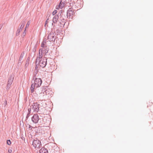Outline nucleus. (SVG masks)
Listing matches in <instances>:
<instances>
[{
	"label": "nucleus",
	"instance_id": "obj_1",
	"mask_svg": "<svg viewBox=\"0 0 153 153\" xmlns=\"http://www.w3.org/2000/svg\"><path fill=\"white\" fill-rule=\"evenodd\" d=\"M32 106V109H33L34 111L36 112H38L39 111L40 112L44 108L42 103H41L40 102L34 103Z\"/></svg>",
	"mask_w": 153,
	"mask_h": 153
},
{
	"label": "nucleus",
	"instance_id": "obj_2",
	"mask_svg": "<svg viewBox=\"0 0 153 153\" xmlns=\"http://www.w3.org/2000/svg\"><path fill=\"white\" fill-rule=\"evenodd\" d=\"M47 63V59L45 58H43L42 59L36 61V64L38 65L40 67L44 68L45 67Z\"/></svg>",
	"mask_w": 153,
	"mask_h": 153
},
{
	"label": "nucleus",
	"instance_id": "obj_3",
	"mask_svg": "<svg viewBox=\"0 0 153 153\" xmlns=\"http://www.w3.org/2000/svg\"><path fill=\"white\" fill-rule=\"evenodd\" d=\"M32 145L35 148H37L39 149L42 146L40 141L36 138L34 139L33 141Z\"/></svg>",
	"mask_w": 153,
	"mask_h": 153
},
{
	"label": "nucleus",
	"instance_id": "obj_4",
	"mask_svg": "<svg viewBox=\"0 0 153 153\" xmlns=\"http://www.w3.org/2000/svg\"><path fill=\"white\" fill-rule=\"evenodd\" d=\"M74 14V10H73L71 8H69L67 13V17L68 19H72L73 16Z\"/></svg>",
	"mask_w": 153,
	"mask_h": 153
},
{
	"label": "nucleus",
	"instance_id": "obj_5",
	"mask_svg": "<svg viewBox=\"0 0 153 153\" xmlns=\"http://www.w3.org/2000/svg\"><path fill=\"white\" fill-rule=\"evenodd\" d=\"M55 33L53 32H51L48 35V39L50 41L54 42L55 40Z\"/></svg>",
	"mask_w": 153,
	"mask_h": 153
},
{
	"label": "nucleus",
	"instance_id": "obj_6",
	"mask_svg": "<svg viewBox=\"0 0 153 153\" xmlns=\"http://www.w3.org/2000/svg\"><path fill=\"white\" fill-rule=\"evenodd\" d=\"M13 76L12 75H10V77L8 79V83L6 87L7 89H8L10 88L11 85L13 82Z\"/></svg>",
	"mask_w": 153,
	"mask_h": 153
},
{
	"label": "nucleus",
	"instance_id": "obj_7",
	"mask_svg": "<svg viewBox=\"0 0 153 153\" xmlns=\"http://www.w3.org/2000/svg\"><path fill=\"white\" fill-rule=\"evenodd\" d=\"M34 85L36 87H39L42 83V80L40 78H36L34 81Z\"/></svg>",
	"mask_w": 153,
	"mask_h": 153
},
{
	"label": "nucleus",
	"instance_id": "obj_8",
	"mask_svg": "<svg viewBox=\"0 0 153 153\" xmlns=\"http://www.w3.org/2000/svg\"><path fill=\"white\" fill-rule=\"evenodd\" d=\"M25 24V21H22L21 22V25L19 29H18L16 34V36H18L20 34V33L22 31Z\"/></svg>",
	"mask_w": 153,
	"mask_h": 153
},
{
	"label": "nucleus",
	"instance_id": "obj_9",
	"mask_svg": "<svg viewBox=\"0 0 153 153\" xmlns=\"http://www.w3.org/2000/svg\"><path fill=\"white\" fill-rule=\"evenodd\" d=\"M32 121L35 123H37L39 120V117L37 114H34L32 117Z\"/></svg>",
	"mask_w": 153,
	"mask_h": 153
},
{
	"label": "nucleus",
	"instance_id": "obj_10",
	"mask_svg": "<svg viewBox=\"0 0 153 153\" xmlns=\"http://www.w3.org/2000/svg\"><path fill=\"white\" fill-rule=\"evenodd\" d=\"M59 19L61 21H59L60 23L61 24V22L64 23L65 22L66 17L65 16V14H61V15L59 16ZM64 24H65V23H64Z\"/></svg>",
	"mask_w": 153,
	"mask_h": 153
},
{
	"label": "nucleus",
	"instance_id": "obj_11",
	"mask_svg": "<svg viewBox=\"0 0 153 153\" xmlns=\"http://www.w3.org/2000/svg\"><path fill=\"white\" fill-rule=\"evenodd\" d=\"M59 15H55L52 21L53 23H56L57 22L58 20L59 21V20H58L59 19Z\"/></svg>",
	"mask_w": 153,
	"mask_h": 153
},
{
	"label": "nucleus",
	"instance_id": "obj_12",
	"mask_svg": "<svg viewBox=\"0 0 153 153\" xmlns=\"http://www.w3.org/2000/svg\"><path fill=\"white\" fill-rule=\"evenodd\" d=\"M42 50L41 49H40L39 50V56L36 58V61H37V60L38 59H39V60L42 59V58L43 56V55L42 54Z\"/></svg>",
	"mask_w": 153,
	"mask_h": 153
},
{
	"label": "nucleus",
	"instance_id": "obj_13",
	"mask_svg": "<svg viewBox=\"0 0 153 153\" xmlns=\"http://www.w3.org/2000/svg\"><path fill=\"white\" fill-rule=\"evenodd\" d=\"M24 55V52H22L21 54L19 59V62L18 63L19 64H20H20L21 63L23 62V56Z\"/></svg>",
	"mask_w": 153,
	"mask_h": 153
},
{
	"label": "nucleus",
	"instance_id": "obj_14",
	"mask_svg": "<svg viewBox=\"0 0 153 153\" xmlns=\"http://www.w3.org/2000/svg\"><path fill=\"white\" fill-rule=\"evenodd\" d=\"M39 151V153H48V150L44 147L42 148Z\"/></svg>",
	"mask_w": 153,
	"mask_h": 153
},
{
	"label": "nucleus",
	"instance_id": "obj_15",
	"mask_svg": "<svg viewBox=\"0 0 153 153\" xmlns=\"http://www.w3.org/2000/svg\"><path fill=\"white\" fill-rule=\"evenodd\" d=\"M65 2H62L61 1L59 5V8H62L64 6Z\"/></svg>",
	"mask_w": 153,
	"mask_h": 153
},
{
	"label": "nucleus",
	"instance_id": "obj_16",
	"mask_svg": "<svg viewBox=\"0 0 153 153\" xmlns=\"http://www.w3.org/2000/svg\"><path fill=\"white\" fill-rule=\"evenodd\" d=\"M46 39H44L43 42H42L41 46L42 47H45L46 46H45L46 43Z\"/></svg>",
	"mask_w": 153,
	"mask_h": 153
},
{
	"label": "nucleus",
	"instance_id": "obj_17",
	"mask_svg": "<svg viewBox=\"0 0 153 153\" xmlns=\"http://www.w3.org/2000/svg\"><path fill=\"white\" fill-rule=\"evenodd\" d=\"M45 47V48H44V50L43 51L45 53V55H47V53L48 52L49 49L47 47V46H46Z\"/></svg>",
	"mask_w": 153,
	"mask_h": 153
},
{
	"label": "nucleus",
	"instance_id": "obj_18",
	"mask_svg": "<svg viewBox=\"0 0 153 153\" xmlns=\"http://www.w3.org/2000/svg\"><path fill=\"white\" fill-rule=\"evenodd\" d=\"M35 87V86L34 85H33V84H32L30 88L31 93H32L33 92Z\"/></svg>",
	"mask_w": 153,
	"mask_h": 153
},
{
	"label": "nucleus",
	"instance_id": "obj_19",
	"mask_svg": "<svg viewBox=\"0 0 153 153\" xmlns=\"http://www.w3.org/2000/svg\"><path fill=\"white\" fill-rule=\"evenodd\" d=\"M64 14L63 13V10H61L59 11V12L58 13L57 15H59V16L60 15H61V14Z\"/></svg>",
	"mask_w": 153,
	"mask_h": 153
},
{
	"label": "nucleus",
	"instance_id": "obj_20",
	"mask_svg": "<svg viewBox=\"0 0 153 153\" xmlns=\"http://www.w3.org/2000/svg\"><path fill=\"white\" fill-rule=\"evenodd\" d=\"M30 21H29L28 22H27L26 25V27H25V29H26V28L28 27L29 26V25H30Z\"/></svg>",
	"mask_w": 153,
	"mask_h": 153
},
{
	"label": "nucleus",
	"instance_id": "obj_21",
	"mask_svg": "<svg viewBox=\"0 0 153 153\" xmlns=\"http://www.w3.org/2000/svg\"><path fill=\"white\" fill-rule=\"evenodd\" d=\"M7 144L8 145H10L11 144L10 140H7Z\"/></svg>",
	"mask_w": 153,
	"mask_h": 153
},
{
	"label": "nucleus",
	"instance_id": "obj_22",
	"mask_svg": "<svg viewBox=\"0 0 153 153\" xmlns=\"http://www.w3.org/2000/svg\"><path fill=\"white\" fill-rule=\"evenodd\" d=\"M57 12L56 10H54L52 13L53 15H55V14Z\"/></svg>",
	"mask_w": 153,
	"mask_h": 153
},
{
	"label": "nucleus",
	"instance_id": "obj_23",
	"mask_svg": "<svg viewBox=\"0 0 153 153\" xmlns=\"http://www.w3.org/2000/svg\"><path fill=\"white\" fill-rule=\"evenodd\" d=\"M30 114V113H27V116H26V119H27L29 117Z\"/></svg>",
	"mask_w": 153,
	"mask_h": 153
},
{
	"label": "nucleus",
	"instance_id": "obj_24",
	"mask_svg": "<svg viewBox=\"0 0 153 153\" xmlns=\"http://www.w3.org/2000/svg\"><path fill=\"white\" fill-rule=\"evenodd\" d=\"M25 30L24 32L23 33V34L22 35V36L23 37L25 36V35L26 34V33L25 32Z\"/></svg>",
	"mask_w": 153,
	"mask_h": 153
},
{
	"label": "nucleus",
	"instance_id": "obj_25",
	"mask_svg": "<svg viewBox=\"0 0 153 153\" xmlns=\"http://www.w3.org/2000/svg\"><path fill=\"white\" fill-rule=\"evenodd\" d=\"M48 19L45 22V27H46V26L47 25V24L48 23Z\"/></svg>",
	"mask_w": 153,
	"mask_h": 153
},
{
	"label": "nucleus",
	"instance_id": "obj_26",
	"mask_svg": "<svg viewBox=\"0 0 153 153\" xmlns=\"http://www.w3.org/2000/svg\"><path fill=\"white\" fill-rule=\"evenodd\" d=\"M39 65H36V67H35L36 70L38 71V66H39Z\"/></svg>",
	"mask_w": 153,
	"mask_h": 153
},
{
	"label": "nucleus",
	"instance_id": "obj_27",
	"mask_svg": "<svg viewBox=\"0 0 153 153\" xmlns=\"http://www.w3.org/2000/svg\"><path fill=\"white\" fill-rule=\"evenodd\" d=\"M28 113H30L31 111V108H29L28 109Z\"/></svg>",
	"mask_w": 153,
	"mask_h": 153
},
{
	"label": "nucleus",
	"instance_id": "obj_28",
	"mask_svg": "<svg viewBox=\"0 0 153 153\" xmlns=\"http://www.w3.org/2000/svg\"><path fill=\"white\" fill-rule=\"evenodd\" d=\"M12 152V150L11 149H9L8 150V152L9 153H11Z\"/></svg>",
	"mask_w": 153,
	"mask_h": 153
},
{
	"label": "nucleus",
	"instance_id": "obj_29",
	"mask_svg": "<svg viewBox=\"0 0 153 153\" xmlns=\"http://www.w3.org/2000/svg\"><path fill=\"white\" fill-rule=\"evenodd\" d=\"M7 104V101L6 100H5L4 102V106H5Z\"/></svg>",
	"mask_w": 153,
	"mask_h": 153
},
{
	"label": "nucleus",
	"instance_id": "obj_30",
	"mask_svg": "<svg viewBox=\"0 0 153 153\" xmlns=\"http://www.w3.org/2000/svg\"><path fill=\"white\" fill-rule=\"evenodd\" d=\"M38 71V70H36V71L34 73H35V74H37Z\"/></svg>",
	"mask_w": 153,
	"mask_h": 153
},
{
	"label": "nucleus",
	"instance_id": "obj_31",
	"mask_svg": "<svg viewBox=\"0 0 153 153\" xmlns=\"http://www.w3.org/2000/svg\"><path fill=\"white\" fill-rule=\"evenodd\" d=\"M29 128H30L31 127H32L30 125H29Z\"/></svg>",
	"mask_w": 153,
	"mask_h": 153
},
{
	"label": "nucleus",
	"instance_id": "obj_32",
	"mask_svg": "<svg viewBox=\"0 0 153 153\" xmlns=\"http://www.w3.org/2000/svg\"><path fill=\"white\" fill-rule=\"evenodd\" d=\"M35 77H36V76H34L33 77V79H34V78H35Z\"/></svg>",
	"mask_w": 153,
	"mask_h": 153
},
{
	"label": "nucleus",
	"instance_id": "obj_33",
	"mask_svg": "<svg viewBox=\"0 0 153 153\" xmlns=\"http://www.w3.org/2000/svg\"><path fill=\"white\" fill-rule=\"evenodd\" d=\"M53 25V23H52V25Z\"/></svg>",
	"mask_w": 153,
	"mask_h": 153
},
{
	"label": "nucleus",
	"instance_id": "obj_34",
	"mask_svg": "<svg viewBox=\"0 0 153 153\" xmlns=\"http://www.w3.org/2000/svg\"><path fill=\"white\" fill-rule=\"evenodd\" d=\"M54 26H55V25H53V27H54Z\"/></svg>",
	"mask_w": 153,
	"mask_h": 153
},
{
	"label": "nucleus",
	"instance_id": "obj_35",
	"mask_svg": "<svg viewBox=\"0 0 153 153\" xmlns=\"http://www.w3.org/2000/svg\"><path fill=\"white\" fill-rule=\"evenodd\" d=\"M33 0H31L32 1H33Z\"/></svg>",
	"mask_w": 153,
	"mask_h": 153
}]
</instances>
